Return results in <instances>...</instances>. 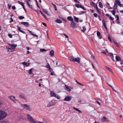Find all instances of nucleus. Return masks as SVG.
Segmentation results:
<instances>
[{
	"label": "nucleus",
	"mask_w": 123,
	"mask_h": 123,
	"mask_svg": "<svg viewBox=\"0 0 123 123\" xmlns=\"http://www.w3.org/2000/svg\"><path fill=\"white\" fill-rule=\"evenodd\" d=\"M7 116V113L6 112L3 111H0V121L3 120Z\"/></svg>",
	"instance_id": "obj_1"
},
{
	"label": "nucleus",
	"mask_w": 123,
	"mask_h": 123,
	"mask_svg": "<svg viewBox=\"0 0 123 123\" xmlns=\"http://www.w3.org/2000/svg\"><path fill=\"white\" fill-rule=\"evenodd\" d=\"M69 60L73 62H76L79 63H80V59L79 57L74 58L72 57H69Z\"/></svg>",
	"instance_id": "obj_2"
},
{
	"label": "nucleus",
	"mask_w": 123,
	"mask_h": 123,
	"mask_svg": "<svg viewBox=\"0 0 123 123\" xmlns=\"http://www.w3.org/2000/svg\"><path fill=\"white\" fill-rule=\"evenodd\" d=\"M119 5L120 7L121 6L122 4L120 2L119 0H116L114 2V6L113 7V9L115 10L117 8V5Z\"/></svg>",
	"instance_id": "obj_3"
},
{
	"label": "nucleus",
	"mask_w": 123,
	"mask_h": 123,
	"mask_svg": "<svg viewBox=\"0 0 123 123\" xmlns=\"http://www.w3.org/2000/svg\"><path fill=\"white\" fill-rule=\"evenodd\" d=\"M26 115L28 120L31 123H37V122L34 120L32 117L30 115L27 114Z\"/></svg>",
	"instance_id": "obj_4"
},
{
	"label": "nucleus",
	"mask_w": 123,
	"mask_h": 123,
	"mask_svg": "<svg viewBox=\"0 0 123 123\" xmlns=\"http://www.w3.org/2000/svg\"><path fill=\"white\" fill-rule=\"evenodd\" d=\"M8 98L11 101H12L15 103H17L18 101V100L15 98V97L13 95L9 96L8 97Z\"/></svg>",
	"instance_id": "obj_5"
},
{
	"label": "nucleus",
	"mask_w": 123,
	"mask_h": 123,
	"mask_svg": "<svg viewBox=\"0 0 123 123\" xmlns=\"http://www.w3.org/2000/svg\"><path fill=\"white\" fill-rule=\"evenodd\" d=\"M21 106H22L24 108L25 110H29L30 109V106L26 104H21Z\"/></svg>",
	"instance_id": "obj_6"
},
{
	"label": "nucleus",
	"mask_w": 123,
	"mask_h": 123,
	"mask_svg": "<svg viewBox=\"0 0 123 123\" xmlns=\"http://www.w3.org/2000/svg\"><path fill=\"white\" fill-rule=\"evenodd\" d=\"M70 25L71 27L73 28H75L77 27L76 23H75L74 21L71 22Z\"/></svg>",
	"instance_id": "obj_7"
},
{
	"label": "nucleus",
	"mask_w": 123,
	"mask_h": 123,
	"mask_svg": "<svg viewBox=\"0 0 123 123\" xmlns=\"http://www.w3.org/2000/svg\"><path fill=\"white\" fill-rule=\"evenodd\" d=\"M71 99V97L69 96H67L64 99V100L66 101H69Z\"/></svg>",
	"instance_id": "obj_8"
},
{
	"label": "nucleus",
	"mask_w": 123,
	"mask_h": 123,
	"mask_svg": "<svg viewBox=\"0 0 123 123\" xmlns=\"http://www.w3.org/2000/svg\"><path fill=\"white\" fill-rule=\"evenodd\" d=\"M9 44L10 47L13 49H15V48L17 46V45L16 44Z\"/></svg>",
	"instance_id": "obj_9"
},
{
	"label": "nucleus",
	"mask_w": 123,
	"mask_h": 123,
	"mask_svg": "<svg viewBox=\"0 0 123 123\" xmlns=\"http://www.w3.org/2000/svg\"><path fill=\"white\" fill-rule=\"evenodd\" d=\"M20 23L26 26L27 27H28L29 26V23L28 22H21Z\"/></svg>",
	"instance_id": "obj_10"
},
{
	"label": "nucleus",
	"mask_w": 123,
	"mask_h": 123,
	"mask_svg": "<svg viewBox=\"0 0 123 123\" xmlns=\"http://www.w3.org/2000/svg\"><path fill=\"white\" fill-rule=\"evenodd\" d=\"M102 22L103 23V24L104 26L105 27V28L106 30H107V28L106 26V23L105 22V21L104 19H103L102 21Z\"/></svg>",
	"instance_id": "obj_11"
},
{
	"label": "nucleus",
	"mask_w": 123,
	"mask_h": 123,
	"mask_svg": "<svg viewBox=\"0 0 123 123\" xmlns=\"http://www.w3.org/2000/svg\"><path fill=\"white\" fill-rule=\"evenodd\" d=\"M67 19L68 20L71 21V22L74 21L73 19L71 16L68 17Z\"/></svg>",
	"instance_id": "obj_12"
},
{
	"label": "nucleus",
	"mask_w": 123,
	"mask_h": 123,
	"mask_svg": "<svg viewBox=\"0 0 123 123\" xmlns=\"http://www.w3.org/2000/svg\"><path fill=\"white\" fill-rule=\"evenodd\" d=\"M115 58L117 61H119L121 60V58L118 55H116Z\"/></svg>",
	"instance_id": "obj_13"
},
{
	"label": "nucleus",
	"mask_w": 123,
	"mask_h": 123,
	"mask_svg": "<svg viewBox=\"0 0 123 123\" xmlns=\"http://www.w3.org/2000/svg\"><path fill=\"white\" fill-rule=\"evenodd\" d=\"M21 63L23 65H25L26 67H28L29 66L30 64V63H27L25 62H22Z\"/></svg>",
	"instance_id": "obj_14"
},
{
	"label": "nucleus",
	"mask_w": 123,
	"mask_h": 123,
	"mask_svg": "<svg viewBox=\"0 0 123 123\" xmlns=\"http://www.w3.org/2000/svg\"><path fill=\"white\" fill-rule=\"evenodd\" d=\"M65 86L66 87L65 89L66 90L68 91L69 92H70L71 91V90L68 86L66 85H65Z\"/></svg>",
	"instance_id": "obj_15"
},
{
	"label": "nucleus",
	"mask_w": 123,
	"mask_h": 123,
	"mask_svg": "<svg viewBox=\"0 0 123 123\" xmlns=\"http://www.w3.org/2000/svg\"><path fill=\"white\" fill-rule=\"evenodd\" d=\"M49 54L51 56H53L54 55V50H51L50 51Z\"/></svg>",
	"instance_id": "obj_16"
},
{
	"label": "nucleus",
	"mask_w": 123,
	"mask_h": 123,
	"mask_svg": "<svg viewBox=\"0 0 123 123\" xmlns=\"http://www.w3.org/2000/svg\"><path fill=\"white\" fill-rule=\"evenodd\" d=\"M26 2L27 3V5L28 6L31 8H32V5H31L30 4V3H29L30 2L28 1H26Z\"/></svg>",
	"instance_id": "obj_17"
},
{
	"label": "nucleus",
	"mask_w": 123,
	"mask_h": 123,
	"mask_svg": "<svg viewBox=\"0 0 123 123\" xmlns=\"http://www.w3.org/2000/svg\"><path fill=\"white\" fill-rule=\"evenodd\" d=\"M55 21L56 23H62V20L59 18H57L55 20Z\"/></svg>",
	"instance_id": "obj_18"
},
{
	"label": "nucleus",
	"mask_w": 123,
	"mask_h": 123,
	"mask_svg": "<svg viewBox=\"0 0 123 123\" xmlns=\"http://www.w3.org/2000/svg\"><path fill=\"white\" fill-rule=\"evenodd\" d=\"M17 29L20 32L24 33H25L24 31L21 30V28L20 27L17 26Z\"/></svg>",
	"instance_id": "obj_19"
},
{
	"label": "nucleus",
	"mask_w": 123,
	"mask_h": 123,
	"mask_svg": "<svg viewBox=\"0 0 123 123\" xmlns=\"http://www.w3.org/2000/svg\"><path fill=\"white\" fill-rule=\"evenodd\" d=\"M74 21L76 22H78L79 21V19L78 18L76 17L75 16H74Z\"/></svg>",
	"instance_id": "obj_20"
},
{
	"label": "nucleus",
	"mask_w": 123,
	"mask_h": 123,
	"mask_svg": "<svg viewBox=\"0 0 123 123\" xmlns=\"http://www.w3.org/2000/svg\"><path fill=\"white\" fill-rule=\"evenodd\" d=\"M50 94L51 96L55 97L56 94L54 93L53 92H51L50 93Z\"/></svg>",
	"instance_id": "obj_21"
},
{
	"label": "nucleus",
	"mask_w": 123,
	"mask_h": 123,
	"mask_svg": "<svg viewBox=\"0 0 123 123\" xmlns=\"http://www.w3.org/2000/svg\"><path fill=\"white\" fill-rule=\"evenodd\" d=\"M19 97L22 99H25V97L23 95L21 94L19 95Z\"/></svg>",
	"instance_id": "obj_22"
},
{
	"label": "nucleus",
	"mask_w": 123,
	"mask_h": 123,
	"mask_svg": "<svg viewBox=\"0 0 123 123\" xmlns=\"http://www.w3.org/2000/svg\"><path fill=\"white\" fill-rule=\"evenodd\" d=\"M90 4L92 6L94 7V8H95V5L96 4H95L94 2H91Z\"/></svg>",
	"instance_id": "obj_23"
},
{
	"label": "nucleus",
	"mask_w": 123,
	"mask_h": 123,
	"mask_svg": "<svg viewBox=\"0 0 123 123\" xmlns=\"http://www.w3.org/2000/svg\"><path fill=\"white\" fill-rule=\"evenodd\" d=\"M33 69V68H31L30 69V70H29V71L28 72L30 74H32V70Z\"/></svg>",
	"instance_id": "obj_24"
},
{
	"label": "nucleus",
	"mask_w": 123,
	"mask_h": 123,
	"mask_svg": "<svg viewBox=\"0 0 123 123\" xmlns=\"http://www.w3.org/2000/svg\"><path fill=\"white\" fill-rule=\"evenodd\" d=\"M0 123H9L6 120H2L1 121Z\"/></svg>",
	"instance_id": "obj_25"
},
{
	"label": "nucleus",
	"mask_w": 123,
	"mask_h": 123,
	"mask_svg": "<svg viewBox=\"0 0 123 123\" xmlns=\"http://www.w3.org/2000/svg\"><path fill=\"white\" fill-rule=\"evenodd\" d=\"M115 10L113 9V10L111 11V12L112 14L114 16H115V14L116 13V12Z\"/></svg>",
	"instance_id": "obj_26"
},
{
	"label": "nucleus",
	"mask_w": 123,
	"mask_h": 123,
	"mask_svg": "<svg viewBox=\"0 0 123 123\" xmlns=\"http://www.w3.org/2000/svg\"><path fill=\"white\" fill-rule=\"evenodd\" d=\"M99 5L100 8H102L103 7V5L102 3L101 2H99Z\"/></svg>",
	"instance_id": "obj_27"
},
{
	"label": "nucleus",
	"mask_w": 123,
	"mask_h": 123,
	"mask_svg": "<svg viewBox=\"0 0 123 123\" xmlns=\"http://www.w3.org/2000/svg\"><path fill=\"white\" fill-rule=\"evenodd\" d=\"M43 11L46 14L48 15V12L47 11H46L45 9H43Z\"/></svg>",
	"instance_id": "obj_28"
},
{
	"label": "nucleus",
	"mask_w": 123,
	"mask_h": 123,
	"mask_svg": "<svg viewBox=\"0 0 123 123\" xmlns=\"http://www.w3.org/2000/svg\"><path fill=\"white\" fill-rule=\"evenodd\" d=\"M18 2L19 3V4L21 5L22 6H24V3H23L22 2L19 1H18Z\"/></svg>",
	"instance_id": "obj_29"
},
{
	"label": "nucleus",
	"mask_w": 123,
	"mask_h": 123,
	"mask_svg": "<svg viewBox=\"0 0 123 123\" xmlns=\"http://www.w3.org/2000/svg\"><path fill=\"white\" fill-rule=\"evenodd\" d=\"M97 12H98L99 14H100L101 13V11L98 8H97L96 9Z\"/></svg>",
	"instance_id": "obj_30"
},
{
	"label": "nucleus",
	"mask_w": 123,
	"mask_h": 123,
	"mask_svg": "<svg viewBox=\"0 0 123 123\" xmlns=\"http://www.w3.org/2000/svg\"><path fill=\"white\" fill-rule=\"evenodd\" d=\"M105 68H106V69H108L110 72H112V70L111 68H109L108 67L106 66L105 67Z\"/></svg>",
	"instance_id": "obj_31"
},
{
	"label": "nucleus",
	"mask_w": 123,
	"mask_h": 123,
	"mask_svg": "<svg viewBox=\"0 0 123 123\" xmlns=\"http://www.w3.org/2000/svg\"><path fill=\"white\" fill-rule=\"evenodd\" d=\"M107 120L106 117H103L101 119V120L103 121H105V120Z\"/></svg>",
	"instance_id": "obj_32"
},
{
	"label": "nucleus",
	"mask_w": 123,
	"mask_h": 123,
	"mask_svg": "<svg viewBox=\"0 0 123 123\" xmlns=\"http://www.w3.org/2000/svg\"><path fill=\"white\" fill-rule=\"evenodd\" d=\"M110 57L111 58L112 61H115V60H114V56H113V54L112 55H111H111Z\"/></svg>",
	"instance_id": "obj_33"
},
{
	"label": "nucleus",
	"mask_w": 123,
	"mask_h": 123,
	"mask_svg": "<svg viewBox=\"0 0 123 123\" xmlns=\"http://www.w3.org/2000/svg\"><path fill=\"white\" fill-rule=\"evenodd\" d=\"M82 28L83 29V30H82L81 31L83 32H84L86 30V29L85 28V26H83L82 27Z\"/></svg>",
	"instance_id": "obj_34"
},
{
	"label": "nucleus",
	"mask_w": 123,
	"mask_h": 123,
	"mask_svg": "<svg viewBox=\"0 0 123 123\" xmlns=\"http://www.w3.org/2000/svg\"><path fill=\"white\" fill-rule=\"evenodd\" d=\"M106 83L108 85V86L111 88L114 91L116 92V91L114 90V89L107 82Z\"/></svg>",
	"instance_id": "obj_35"
},
{
	"label": "nucleus",
	"mask_w": 123,
	"mask_h": 123,
	"mask_svg": "<svg viewBox=\"0 0 123 123\" xmlns=\"http://www.w3.org/2000/svg\"><path fill=\"white\" fill-rule=\"evenodd\" d=\"M73 108H74L75 110H76L77 111L80 112H81V111L80 110H79L78 108H76L74 107H73Z\"/></svg>",
	"instance_id": "obj_36"
},
{
	"label": "nucleus",
	"mask_w": 123,
	"mask_h": 123,
	"mask_svg": "<svg viewBox=\"0 0 123 123\" xmlns=\"http://www.w3.org/2000/svg\"><path fill=\"white\" fill-rule=\"evenodd\" d=\"M80 7L81 8L83 9L84 10H86L85 8L83 6L81 5H80Z\"/></svg>",
	"instance_id": "obj_37"
},
{
	"label": "nucleus",
	"mask_w": 123,
	"mask_h": 123,
	"mask_svg": "<svg viewBox=\"0 0 123 123\" xmlns=\"http://www.w3.org/2000/svg\"><path fill=\"white\" fill-rule=\"evenodd\" d=\"M40 51L41 52H43L44 51H47V50H46L45 49H41L40 50Z\"/></svg>",
	"instance_id": "obj_38"
},
{
	"label": "nucleus",
	"mask_w": 123,
	"mask_h": 123,
	"mask_svg": "<svg viewBox=\"0 0 123 123\" xmlns=\"http://www.w3.org/2000/svg\"><path fill=\"white\" fill-rule=\"evenodd\" d=\"M3 104V103L2 101L1 100H0V108L1 107L2 105Z\"/></svg>",
	"instance_id": "obj_39"
},
{
	"label": "nucleus",
	"mask_w": 123,
	"mask_h": 123,
	"mask_svg": "<svg viewBox=\"0 0 123 123\" xmlns=\"http://www.w3.org/2000/svg\"><path fill=\"white\" fill-rule=\"evenodd\" d=\"M55 97L58 99H59L60 98V97L59 95L56 94Z\"/></svg>",
	"instance_id": "obj_40"
},
{
	"label": "nucleus",
	"mask_w": 123,
	"mask_h": 123,
	"mask_svg": "<svg viewBox=\"0 0 123 123\" xmlns=\"http://www.w3.org/2000/svg\"><path fill=\"white\" fill-rule=\"evenodd\" d=\"M18 18L20 19H22L23 18H25V17L22 16H20L18 17Z\"/></svg>",
	"instance_id": "obj_41"
},
{
	"label": "nucleus",
	"mask_w": 123,
	"mask_h": 123,
	"mask_svg": "<svg viewBox=\"0 0 123 123\" xmlns=\"http://www.w3.org/2000/svg\"><path fill=\"white\" fill-rule=\"evenodd\" d=\"M113 42L115 44L116 46H118V43L116 42V41L115 40L113 41Z\"/></svg>",
	"instance_id": "obj_42"
},
{
	"label": "nucleus",
	"mask_w": 123,
	"mask_h": 123,
	"mask_svg": "<svg viewBox=\"0 0 123 123\" xmlns=\"http://www.w3.org/2000/svg\"><path fill=\"white\" fill-rule=\"evenodd\" d=\"M75 81H76V82L77 83H78V84H79V85H80L81 86H84L82 84L80 83H79V82L77 80H76Z\"/></svg>",
	"instance_id": "obj_43"
},
{
	"label": "nucleus",
	"mask_w": 123,
	"mask_h": 123,
	"mask_svg": "<svg viewBox=\"0 0 123 123\" xmlns=\"http://www.w3.org/2000/svg\"><path fill=\"white\" fill-rule=\"evenodd\" d=\"M93 15L95 17H97L98 16V15L96 13H94L93 14Z\"/></svg>",
	"instance_id": "obj_44"
},
{
	"label": "nucleus",
	"mask_w": 123,
	"mask_h": 123,
	"mask_svg": "<svg viewBox=\"0 0 123 123\" xmlns=\"http://www.w3.org/2000/svg\"><path fill=\"white\" fill-rule=\"evenodd\" d=\"M97 35L98 36H100V33L99 31H98L97 32Z\"/></svg>",
	"instance_id": "obj_45"
},
{
	"label": "nucleus",
	"mask_w": 123,
	"mask_h": 123,
	"mask_svg": "<svg viewBox=\"0 0 123 123\" xmlns=\"http://www.w3.org/2000/svg\"><path fill=\"white\" fill-rule=\"evenodd\" d=\"M79 67L80 68H82V67H83V65L81 63H80L79 64Z\"/></svg>",
	"instance_id": "obj_46"
},
{
	"label": "nucleus",
	"mask_w": 123,
	"mask_h": 123,
	"mask_svg": "<svg viewBox=\"0 0 123 123\" xmlns=\"http://www.w3.org/2000/svg\"><path fill=\"white\" fill-rule=\"evenodd\" d=\"M46 67L48 69L50 68V66L48 63H47V65L46 66Z\"/></svg>",
	"instance_id": "obj_47"
},
{
	"label": "nucleus",
	"mask_w": 123,
	"mask_h": 123,
	"mask_svg": "<svg viewBox=\"0 0 123 123\" xmlns=\"http://www.w3.org/2000/svg\"><path fill=\"white\" fill-rule=\"evenodd\" d=\"M115 16L117 18V20H119V18L118 15H116Z\"/></svg>",
	"instance_id": "obj_48"
},
{
	"label": "nucleus",
	"mask_w": 123,
	"mask_h": 123,
	"mask_svg": "<svg viewBox=\"0 0 123 123\" xmlns=\"http://www.w3.org/2000/svg\"><path fill=\"white\" fill-rule=\"evenodd\" d=\"M28 31L29 32L31 35H33L34 34H33V33L31 31L29 30H28Z\"/></svg>",
	"instance_id": "obj_49"
},
{
	"label": "nucleus",
	"mask_w": 123,
	"mask_h": 123,
	"mask_svg": "<svg viewBox=\"0 0 123 123\" xmlns=\"http://www.w3.org/2000/svg\"><path fill=\"white\" fill-rule=\"evenodd\" d=\"M75 6L77 7L78 8L80 7V6L79 5L77 4H75Z\"/></svg>",
	"instance_id": "obj_50"
},
{
	"label": "nucleus",
	"mask_w": 123,
	"mask_h": 123,
	"mask_svg": "<svg viewBox=\"0 0 123 123\" xmlns=\"http://www.w3.org/2000/svg\"><path fill=\"white\" fill-rule=\"evenodd\" d=\"M108 54H107V55L108 56H109L110 57L111 56V55H112L113 54H112L111 53H107Z\"/></svg>",
	"instance_id": "obj_51"
},
{
	"label": "nucleus",
	"mask_w": 123,
	"mask_h": 123,
	"mask_svg": "<svg viewBox=\"0 0 123 123\" xmlns=\"http://www.w3.org/2000/svg\"><path fill=\"white\" fill-rule=\"evenodd\" d=\"M8 35L10 38H12V35L10 34H9Z\"/></svg>",
	"instance_id": "obj_52"
},
{
	"label": "nucleus",
	"mask_w": 123,
	"mask_h": 123,
	"mask_svg": "<svg viewBox=\"0 0 123 123\" xmlns=\"http://www.w3.org/2000/svg\"><path fill=\"white\" fill-rule=\"evenodd\" d=\"M108 38L109 40H110V42H111V39L110 37L109 36H108Z\"/></svg>",
	"instance_id": "obj_53"
},
{
	"label": "nucleus",
	"mask_w": 123,
	"mask_h": 123,
	"mask_svg": "<svg viewBox=\"0 0 123 123\" xmlns=\"http://www.w3.org/2000/svg\"><path fill=\"white\" fill-rule=\"evenodd\" d=\"M90 10L91 12L92 13H93L95 12L93 10H92V9H90Z\"/></svg>",
	"instance_id": "obj_54"
},
{
	"label": "nucleus",
	"mask_w": 123,
	"mask_h": 123,
	"mask_svg": "<svg viewBox=\"0 0 123 123\" xmlns=\"http://www.w3.org/2000/svg\"><path fill=\"white\" fill-rule=\"evenodd\" d=\"M43 121L45 122H48V120L47 119H43Z\"/></svg>",
	"instance_id": "obj_55"
},
{
	"label": "nucleus",
	"mask_w": 123,
	"mask_h": 123,
	"mask_svg": "<svg viewBox=\"0 0 123 123\" xmlns=\"http://www.w3.org/2000/svg\"><path fill=\"white\" fill-rule=\"evenodd\" d=\"M62 20H63V21H65V22L66 23L67 22V20H66V19H64V18H62Z\"/></svg>",
	"instance_id": "obj_56"
},
{
	"label": "nucleus",
	"mask_w": 123,
	"mask_h": 123,
	"mask_svg": "<svg viewBox=\"0 0 123 123\" xmlns=\"http://www.w3.org/2000/svg\"><path fill=\"white\" fill-rule=\"evenodd\" d=\"M49 72H51L52 71V69L50 67V68H49Z\"/></svg>",
	"instance_id": "obj_57"
},
{
	"label": "nucleus",
	"mask_w": 123,
	"mask_h": 123,
	"mask_svg": "<svg viewBox=\"0 0 123 123\" xmlns=\"http://www.w3.org/2000/svg\"><path fill=\"white\" fill-rule=\"evenodd\" d=\"M109 18L110 19L112 20H113L114 19V18L111 16H110Z\"/></svg>",
	"instance_id": "obj_58"
},
{
	"label": "nucleus",
	"mask_w": 123,
	"mask_h": 123,
	"mask_svg": "<svg viewBox=\"0 0 123 123\" xmlns=\"http://www.w3.org/2000/svg\"><path fill=\"white\" fill-rule=\"evenodd\" d=\"M95 102L99 105H100V102L98 101H96Z\"/></svg>",
	"instance_id": "obj_59"
},
{
	"label": "nucleus",
	"mask_w": 123,
	"mask_h": 123,
	"mask_svg": "<svg viewBox=\"0 0 123 123\" xmlns=\"http://www.w3.org/2000/svg\"><path fill=\"white\" fill-rule=\"evenodd\" d=\"M42 24L44 26H47V25L45 23H43V22Z\"/></svg>",
	"instance_id": "obj_60"
},
{
	"label": "nucleus",
	"mask_w": 123,
	"mask_h": 123,
	"mask_svg": "<svg viewBox=\"0 0 123 123\" xmlns=\"http://www.w3.org/2000/svg\"><path fill=\"white\" fill-rule=\"evenodd\" d=\"M12 8L13 10H14L16 8L14 6H12Z\"/></svg>",
	"instance_id": "obj_61"
},
{
	"label": "nucleus",
	"mask_w": 123,
	"mask_h": 123,
	"mask_svg": "<svg viewBox=\"0 0 123 123\" xmlns=\"http://www.w3.org/2000/svg\"><path fill=\"white\" fill-rule=\"evenodd\" d=\"M64 35V36H65V37L67 38H68V37L67 36V35H66V34H63Z\"/></svg>",
	"instance_id": "obj_62"
},
{
	"label": "nucleus",
	"mask_w": 123,
	"mask_h": 123,
	"mask_svg": "<svg viewBox=\"0 0 123 123\" xmlns=\"http://www.w3.org/2000/svg\"><path fill=\"white\" fill-rule=\"evenodd\" d=\"M102 53L104 54L105 55H107V54L106 53V52L105 51H104L103 52H102Z\"/></svg>",
	"instance_id": "obj_63"
},
{
	"label": "nucleus",
	"mask_w": 123,
	"mask_h": 123,
	"mask_svg": "<svg viewBox=\"0 0 123 123\" xmlns=\"http://www.w3.org/2000/svg\"><path fill=\"white\" fill-rule=\"evenodd\" d=\"M10 19L11 20V21H10V22H12L13 21V19L12 18V17H11L10 18Z\"/></svg>",
	"instance_id": "obj_64"
}]
</instances>
